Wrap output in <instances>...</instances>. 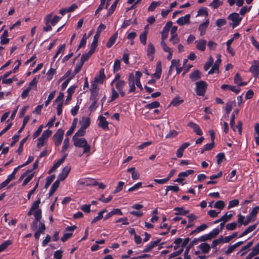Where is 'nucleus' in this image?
Wrapping results in <instances>:
<instances>
[{"label":"nucleus","mask_w":259,"mask_h":259,"mask_svg":"<svg viewBox=\"0 0 259 259\" xmlns=\"http://www.w3.org/2000/svg\"><path fill=\"white\" fill-rule=\"evenodd\" d=\"M120 69V61L119 60H115L113 65V71L114 72L118 71Z\"/></svg>","instance_id":"obj_55"},{"label":"nucleus","mask_w":259,"mask_h":259,"mask_svg":"<svg viewBox=\"0 0 259 259\" xmlns=\"http://www.w3.org/2000/svg\"><path fill=\"white\" fill-rule=\"evenodd\" d=\"M105 78L104 69L101 68L99 71V75L95 78V81L98 83H102Z\"/></svg>","instance_id":"obj_24"},{"label":"nucleus","mask_w":259,"mask_h":259,"mask_svg":"<svg viewBox=\"0 0 259 259\" xmlns=\"http://www.w3.org/2000/svg\"><path fill=\"white\" fill-rule=\"evenodd\" d=\"M11 244L10 240H7L0 245V252L5 250Z\"/></svg>","instance_id":"obj_52"},{"label":"nucleus","mask_w":259,"mask_h":259,"mask_svg":"<svg viewBox=\"0 0 259 259\" xmlns=\"http://www.w3.org/2000/svg\"><path fill=\"white\" fill-rule=\"evenodd\" d=\"M98 126L99 127L102 128L104 130H108L109 129V123L108 121H107L105 117L102 115H100L98 117Z\"/></svg>","instance_id":"obj_14"},{"label":"nucleus","mask_w":259,"mask_h":259,"mask_svg":"<svg viewBox=\"0 0 259 259\" xmlns=\"http://www.w3.org/2000/svg\"><path fill=\"white\" fill-rule=\"evenodd\" d=\"M147 33L148 32L147 31H144L143 33L140 35V42L144 45L146 44Z\"/></svg>","instance_id":"obj_46"},{"label":"nucleus","mask_w":259,"mask_h":259,"mask_svg":"<svg viewBox=\"0 0 259 259\" xmlns=\"http://www.w3.org/2000/svg\"><path fill=\"white\" fill-rule=\"evenodd\" d=\"M60 181L57 180L52 185L49 191L50 195H52L59 187Z\"/></svg>","instance_id":"obj_34"},{"label":"nucleus","mask_w":259,"mask_h":259,"mask_svg":"<svg viewBox=\"0 0 259 259\" xmlns=\"http://www.w3.org/2000/svg\"><path fill=\"white\" fill-rule=\"evenodd\" d=\"M225 206V203L223 201L219 200L215 203L214 205V207L219 209L220 211H221L224 208Z\"/></svg>","instance_id":"obj_42"},{"label":"nucleus","mask_w":259,"mask_h":259,"mask_svg":"<svg viewBox=\"0 0 259 259\" xmlns=\"http://www.w3.org/2000/svg\"><path fill=\"white\" fill-rule=\"evenodd\" d=\"M183 102V100H180L179 98H175L171 102L170 104L177 107L179 106Z\"/></svg>","instance_id":"obj_63"},{"label":"nucleus","mask_w":259,"mask_h":259,"mask_svg":"<svg viewBox=\"0 0 259 259\" xmlns=\"http://www.w3.org/2000/svg\"><path fill=\"white\" fill-rule=\"evenodd\" d=\"M65 45L64 44L60 46L59 48L58 49V51L56 52L55 55L53 58V61H54L56 59V58L58 56V55L60 54H63L64 51L65 50Z\"/></svg>","instance_id":"obj_43"},{"label":"nucleus","mask_w":259,"mask_h":259,"mask_svg":"<svg viewBox=\"0 0 259 259\" xmlns=\"http://www.w3.org/2000/svg\"><path fill=\"white\" fill-rule=\"evenodd\" d=\"M117 35H118L117 32H116L111 37H110L108 41L107 42V43L106 44V47L108 48H111L113 45V44L115 43V40L117 37Z\"/></svg>","instance_id":"obj_27"},{"label":"nucleus","mask_w":259,"mask_h":259,"mask_svg":"<svg viewBox=\"0 0 259 259\" xmlns=\"http://www.w3.org/2000/svg\"><path fill=\"white\" fill-rule=\"evenodd\" d=\"M78 183L80 185L83 186H95L97 184V182L93 179L88 178L80 179L78 181Z\"/></svg>","instance_id":"obj_10"},{"label":"nucleus","mask_w":259,"mask_h":259,"mask_svg":"<svg viewBox=\"0 0 259 259\" xmlns=\"http://www.w3.org/2000/svg\"><path fill=\"white\" fill-rule=\"evenodd\" d=\"M220 233V230L218 228L213 229L209 233V235L210 236L211 239L215 237Z\"/></svg>","instance_id":"obj_64"},{"label":"nucleus","mask_w":259,"mask_h":259,"mask_svg":"<svg viewBox=\"0 0 259 259\" xmlns=\"http://www.w3.org/2000/svg\"><path fill=\"white\" fill-rule=\"evenodd\" d=\"M56 94V91H54L52 92L48 96L47 100L45 102V106H47L51 100L54 98Z\"/></svg>","instance_id":"obj_54"},{"label":"nucleus","mask_w":259,"mask_h":259,"mask_svg":"<svg viewBox=\"0 0 259 259\" xmlns=\"http://www.w3.org/2000/svg\"><path fill=\"white\" fill-rule=\"evenodd\" d=\"M237 224L236 222H232L226 225V228L228 230H234L236 228Z\"/></svg>","instance_id":"obj_56"},{"label":"nucleus","mask_w":259,"mask_h":259,"mask_svg":"<svg viewBox=\"0 0 259 259\" xmlns=\"http://www.w3.org/2000/svg\"><path fill=\"white\" fill-rule=\"evenodd\" d=\"M194 172V171L192 169H188L185 171H183L180 173H179V176L180 177H187L188 176L193 174Z\"/></svg>","instance_id":"obj_57"},{"label":"nucleus","mask_w":259,"mask_h":259,"mask_svg":"<svg viewBox=\"0 0 259 259\" xmlns=\"http://www.w3.org/2000/svg\"><path fill=\"white\" fill-rule=\"evenodd\" d=\"M159 2H153L148 7L149 11H153L155 9L160 5Z\"/></svg>","instance_id":"obj_51"},{"label":"nucleus","mask_w":259,"mask_h":259,"mask_svg":"<svg viewBox=\"0 0 259 259\" xmlns=\"http://www.w3.org/2000/svg\"><path fill=\"white\" fill-rule=\"evenodd\" d=\"M211 248V246L207 243L203 242L196 247L197 250L195 251V254L198 255L200 253H208Z\"/></svg>","instance_id":"obj_2"},{"label":"nucleus","mask_w":259,"mask_h":259,"mask_svg":"<svg viewBox=\"0 0 259 259\" xmlns=\"http://www.w3.org/2000/svg\"><path fill=\"white\" fill-rule=\"evenodd\" d=\"M107 210L106 209H104L101 211H100L98 213V215L94 218V219L92 221V224H94L96 222L100 220L103 218V214L106 212Z\"/></svg>","instance_id":"obj_37"},{"label":"nucleus","mask_w":259,"mask_h":259,"mask_svg":"<svg viewBox=\"0 0 259 259\" xmlns=\"http://www.w3.org/2000/svg\"><path fill=\"white\" fill-rule=\"evenodd\" d=\"M222 239L220 238V237L218 238V239H217L215 240H214L212 242V244H211V247L213 249V252H216L217 251H218V249H217V245H218L219 244L222 243Z\"/></svg>","instance_id":"obj_31"},{"label":"nucleus","mask_w":259,"mask_h":259,"mask_svg":"<svg viewBox=\"0 0 259 259\" xmlns=\"http://www.w3.org/2000/svg\"><path fill=\"white\" fill-rule=\"evenodd\" d=\"M258 211L257 209H256V206L252 209L251 211L247 216L246 220L244 223V226L248 225L250 222L255 221Z\"/></svg>","instance_id":"obj_7"},{"label":"nucleus","mask_w":259,"mask_h":259,"mask_svg":"<svg viewBox=\"0 0 259 259\" xmlns=\"http://www.w3.org/2000/svg\"><path fill=\"white\" fill-rule=\"evenodd\" d=\"M256 227V225L254 224L248 227L239 236V238H241L248 233L253 231Z\"/></svg>","instance_id":"obj_29"},{"label":"nucleus","mask_w":259,"mask_h":259,"mask_svg":"<svg viewBox=\"0 0 259 259\" xmlns=\"http://www.w3.org/2000/svg\"><path fill=\"white\" fill-rule=\"evenodd\" d=\"M209 24V20H206L204 23H201L199 27V30L200 31L201 35H203Z\"/></svg>","instance_id":"obj_28"},{"label":"nucleus","mask_w":259,"mask_h":259,"mask_svg":"<svg viewBox=\"0 0 259 259\" xmlns=\"http://www.w3.org/2000/svg\"><path fill=\"white\" fill-rule=\"evenodd\" d=\"M72 140L75 146L81 147L83 149V154L88 153L90 152L91 146L88 143L87 140L84 138L73 137Z\"/></svg>","instance_id":"obj_1"},{"label":"nucleus","mask_w":259,"mask_h":259,"mask_svg":"<svg viewBox=\"0 0 259 259\" xmlns=\"http://www.w3.org/2000/svg\"><path fill=\"white\" fill-rule=\"evenodd\" d=\"M160 106V103L159 102L157 101H154L151 103L147 104L145 105V108L147 109H152L154 108H158Z\"/></svg>","instance_id":"obj_32"},{"label":"nucleus","mask_w":259,"mask_h":259,"mask_svg":"<svg viewBox=\"0 0 259 259\" xmlns=\"http://www.w3.org/2000/svg\"><path fill=\"white\" fill-rule=\"evenodd\" d=\"M115 88L118 91L119 94L121 97H123L125 95V93L123 92V89L125 85V82L124 80H118L117 82H114Z\"/></svg>","instance_id":"obj_12"},{"label":"nucleus","mask_w":259,"mask_h":259,"mask_svg":"<svg viewBox=\"0 0 259 259\" xmlns=\"http://www.w3.org/2000/svg\"><path fill=\"white\" fill-rule=\"evenodd\" d=\"M64 135V131L62 129H59L53 136L55 145L59 146L62 143Z\"/></svg>","instance_id":"obj_6"},{"label":"nucleus","mask_w":259,"mask_h":259,"mask_svg":"<svg viewBox=\"0 0 259 259\" xmlns=\"http://www.w3.org/2000/svg\"><path fill=\"white\" fill-rule=\"evenodd\" d=\"M161 72V63L159 61L156 64L155 72L153 74L152 76L156 79H159L160 77Z\"/></svg>","instance_id":"obj_21"},{"label":"nucleus","mask_w":259,"mask_h":259,"mask_svg":"<svg viewBox=\"0 0 259 259\" xmlns=\"http://www.w3.org/2000/svg\"><path fill=\"white\" fill-rule=\"evenodd\" d=\"M190 15L187 14L184 17L179 18L177 20V23L180 25H184L186 24L190 23Z\"/></svg>","instance_id":"obj_17"},{"label":"nucleus","mask_w":259,"mask_h":259,"mask_svg":"<svg viewBox=\"0 0 259 259\" xmlns=\"http://www.w3.org/2000/svg\"><path fill=\"white\" fill-rule=\"evenodd\" d=\"M93 53V52L90 50L88 53L82 54L80 60L84 63L85 61L88 60L91 57Z\"/></svg>","instance_id":"obj_39"},{"label":"nucleus","mask_w":259,"mask_h":259,"mask_svg":"<svg viewBox=\"0 0 259 259\" xmlns=\"http://www.w3.org/2000/svg\"><path fill=\"white\" fill-rule=\"evenodd\" d=\"M83 63H84L82 61H81V60H80L79 61L77 62L76 66H75V69H74V72L72 75H73V77L75 76V74H76L77 73H78L79 72V71L80 70L81 67H82V66L83 65Z\"/></svg>","instance_id":"obj_35"},{"label":"nucleus","mask_w":259,"mask_h":259,"mask_svg":"<svg viewBox=\"0 0 259 259\" xmlns=\"http://www.w3.org/2000/svg\"><path fill=\"white\" fill-rule=\"evenodd\" d=\"M33 214L35 218L34 221L31 224V229L35 230L37 228V224L38 222L40 221L41 218V209H37L34 211Z\"/></svg>","instance_id":"obj_5"},{"label":"nucleus","mask_w":259,"mask_h":259,"mask_svg":"<svg viewBox=\"0 0 259 259\" xmlns=\"http://www.w3.org/2000/svg\"><path fill=\"white\" fill-rule=\"evenodd\" d=\"M8 31L5 30L1 36V44L2 45H5L9 42V38H8Z\"/></svg>","instance_id":"obj_26"},{"label":"nucleus","mask_w":259,"mask_h":259,"mask_svg":"<svg viewBox=\"0 0 259 259\" xmlns=\"http://www.w3.org/2000/svg\"><path fill=\"white\" fill-rule=\"evenodd\" d=\"M56 73V69L51 68L47 73V80H51Z\"/></svg>","instance_id":"obj_44"},{"label":"nucleus","mask_w":259,"mask_h":259,"mask_svg":"<svg viewBox=\"0 0 259 259\" xmlns=\"http://www.w3.org/2000/svg\"><path fill=\"white\" fill-rule=\"evenodd\" d=\"M223 3L220 2L219 0H213V1L209 4V6L213 9H217Z\"/></svg>","instance_id":"obj_47"},{"label":"nucleus","mask_w":259,"mask_h":259,"mask_svg":"<svg viewBox=\"0 0 259 259\" xmlns=\"http://www.w3.org/2000/svg\"><path fill=\"white\" fill-rule=\"evenodd\" d=\"M236 169L233 170L227 177L228 181L229 182H234L237 179V177L236 176Z\"/></svg>","instance_id":"obj_36"},{"label":"nucleus","mask_w":259,"mask_h":259,"mask_svg":"<svg viewBox=\"0 0 259 259\" xmlns=\"http://www.w3.org/2000/svg\"><path fill=\"white\" fill-rule=\"evenodd\" d=\"M160 45L164 52L168 53L172 51L171 49L166 45L165 41L161 40Z\"/></svg>","instance_id":"obj_58"},{"label":"nucleus","mask_w":259,"mask_h":259,"mask_svg":"<svg viewBox=\"0 0 259 259\" xmlns=\"http://www.w3.org/2000/svg\"><path fill=\"white\" fill-rule=\"evenodd\" d=\"M239 204V200L238 199H234L231 200L229 202V205L228 206V209H230L234 207H235Z\"/></svg>","instance_id":"obj_53"},{"label":"nucleus","mask_w":259,"mask_h":259,"mask_svg":"<svg viewBox=\"0 0 259 259\" xmlns=\"http://www.w3.org/2000/svg\"><path fill=\"white\" fill-rule=\"evenodd\" d=\"M198 70H195L190 75V77L193 80H196L200 78Z\"/></svg>","instance_id":"obj_48"},{"label":"nucleus","mask_w":259,"mask_h":259,"mask_svg":"<svg viewBox=\"0 0 259 259\" xmlns=\"http://www.w3.org/2000/svg\"><path fill=\"white\" fill-rule=\"evenodd\" d=\"M71 170V167L69 165H67L65 166L60 173V174L58 175L57 180L59 181H62L64 180L66 178L68 175L69 172Z\"/></svg>","instance_id":"obj_9"},{"label":"nucleus","mask_w":259,"mask_h":259,"mask_svg":"<svg viewBox=\"0 0 259 259\" xmlns=\"http://www.w3.org/2000/svg\"><path fill=\"white\" fill-rule=\"evenodd\" d=\"M180 190V188L178 186H168L166 187L165 189L166 192L165 195L167 194V192L168 191H172L174 192H177Z\"/></svg>","instance_id":"obj_45"},{"label":"nucleus","mask_w":259,"mask_h":259,"mask_svg":"<svg viewBox=\"0 0 259 259\" xmlns=\"http://www.w3.org/2000/svg\"><path fill=\"white\" fill-rule=\"evenodd\" d=\"M117 3H118V0H116L112 4V5H111V6L110 7V8H109V9L108 11V12H107L108 16H110L113 13V12L114 11L116 7L117 6Z\"/></svg>","instance_id":"obj_50"},{"label":"nucleus","mask_w":259,"mask_h":259,"mask_svg":"<svg viewBox=\"0 0 259 259\" xmlns=\"http://www.w3.org/2000/svg\"><path fill=\"white\" fill-rule=\"evenodd\" d=\"M228 19L232 21L231 25L233 28L238 26L242 20V18L237 13H233L230 14Z\"/></svg>","instance_id":"obj_4"},{"label":"nucleus","mask_w":259,"mask_h":259,"mask_svg":"<svg viewBox=\"0 0 259 259\" xmlns=\"http://www.w3.org/2000/svg\"><path fill=\"white\" fill-rule=\"evenodd\" d=\"M85 130L86 129L81 127L80 129L76 132V133H75L73 137L78 138V137L83 136L85 133Z\"/></svg>","instance_id":"obj_60"},{"label":"nucleus","mask_w":259,"mask_h":259,"mask_svg":"<svg viewBox=\"0 0 259 259\" xmlns=\"http://www.w3.org/2000/svg\"><path fill=\"white\" fill-rule=\"evenodd\" d=\"M174 210L176 211V215H185L189 213V210H185L183 207H177L174 208Z\"/></svg>","instance_id":"obj_30"},{"label":"nucleus","mask_w":259,"mask_h":259,"mask_svg":"<svg viewBox=\"0 0 259 259\" xmlns=\"http://www.w3.org/2000/svg\"><path fill=\"white\" fill-rule=\"evenodd\" d=\"M111 101H113L118 97L119 93H118L113 88L111 90Z\"/></svg>","instance_id":"obj_59"},{"label":"nucleus","mask_w":259,"mask_h":259,"mask_svg":"<svg viewBox=\"0 0 259 259\" xmlns=\"http://www.w3.org/2000/svg\"><path fill=\"white\" fill-rule=\"evenodd\" d=\"M188 125L191 127V128H192L194 131V132L195 133H196V134L199 136H201L202 135L203 133L201 131V130L200 129V128L199 127V126H198V125H197V124L193 122H190L188 123Z\"/></svg>","instance_id":"obj_20"},{"label":"nucleus","mask_w":259,"mask_h":259,"mask_svg":"<svg viewBox=\"0 0 259 259\" xmlns=\"http://www.w3.org/2000/svg\"><path fill=\"white\" fill-rule=\"evenodd\" d=\"M67 155L68 154H65L62 158H61L60 159L58 160L56 163H55L53 166V169H56L58 167H59L64 162L65 159L66 158Z\"/></svg>","instance_id":"obj_41"},{"label":"nucleus","mask_w":259,"mask_h":259,"mask_svg":"<svg viewBox=\"0 0 259 259\" xmlns=\"http://www.w3.org/2000/svg\"><path fill=\"white\" fill-rule=\"evenodd\" d=\"M98 89L95 84L92 85V89L91 90V95L90 99L94 101V103H97L98 100Z\"/></svg>","instance_id":"obj_15"},{"label":"nucleus","mask_w":259,"mask_h":259,"mask_svg":"<svg viewBox=\"0 0 259 259\" xmlns=\"http://www.w3.org/2000/svg\"><path fill=\"white\" fill-rule=\"evenodd\" d=\"M249 71L252 73L254 77H257V75L259 74V61L253 60L249 69Z\"/></svg>","instance_id":"obj_8"},{"label":"nucleus","mask_w":259,"mask_h":259,"mask_svg":"<svg viewBox=\"0 0 259 259\" xmlns=\"http://www.w3.org/2000/svg\"><path fill=\"white\" fill-rule=\"evenodd\" d=\"M196 48L198 50L203 52L205 51L206 45V40L201 39L195 41Z\"/></svg>","instance_id":"obj_16"},{"label":"nucleus","mask_w":259,"mask_h":259,"mask_svg":"<svg viewBox=\"0 0 259 259\" xmlns=\"http://www.w3.org/2000/svg\"><path fill=\"white\" fill-rule=\"evenodd\" d=\"M207 228V226L206 224H202L200 226L198 227L193 231V233H199L204 230H205Z\"/></svg>","instance_id":"obj_62"},{"label":"nucleus","mask_w":259,"mask_h":259,"mask_svg":"<svg viewBox=\"0 0 259 259\" xmlns=\"http://www.w3.org/2000/svg\"><path fill=\"white\" fill-rule=\"evenodd\" d=\"M40 203V199H38L36 201H35L33 204L32 205L31 208L32 210H33L34 211H36L37 209H40L39 207V205Z\"/></svg>","instance_id":"obj_61"},{"label":"nucleus","mask_w":259,"mask_h":259,"mask_svg":"<svg viewBox=\"0 0 259 259\" xmlns=\"http://www.w3.org/2000/svg\"><path fill=\"white\" fill-rule=\"evenodd\" d=\"M217 59L215 61L214 64L212 66L211 69L208 71L209 74H211L215 72H219V66L221 63V55H217Z\"/></svg>","instance_id":"obj_11"},{"label":"nucleus","mask_w":259,"mask_h":259,"mask_svg":"<svg viewBox=\"0 0 259 259\" xmlns=\"http://www.w3.org/2000/svg\"><path fill=\"white\" fill-rule=\"evenodd\" d=\"M69 139L68 138H65L63 142V145L62 148V153L64 154V155L65 154H67L66 153V151L69 147Z\"/></svg>","instance_id":"obj_33"},{"label":"nucleus","mask_w":259,"mask_h":259,"mask_svg":"<svg viewBox=\"0 0 259 259\" xmlns=\"http://www.w3.org/2000/svg\"><path fill=\"white\" fill-rule=\"evenodd\" d=\"M196 92L198 96H203L204 95L207 84L203 81H200L196 83Z\"/></svg>","instance_id":"obj_3"},{"label":"nucleus","mask_w":259,"mask_h":259,"mask_svg":"<svg viewBox=\"0 0 259 259\" xmlns=\"http://www.w3.org/2000/svg\"><path fill=\"white\" fill-rule=\"evenodd\" d=\"M243 243V241H239L232 245L229 246L227 249L225 250V253L226 254H230L233 252L237 247L241 245Z\"/></svg>","instance_id":"obj_19"},{"label":"nucleus","mask_w":259,"mask_h":259,"mask_svg":"<svg viewBox=\"0 0 259 259\" xmlns=\"http://www.w3.org/2000/svg\"><path fill=\"white\" fill-rule=\"evenodd\" d=\"M91 123L90 119L88 117H83L80 121L81 127L87 129Z\"/></svg>","instance_id":"obj_25"},{"label":"nucleus","mask_w":259,"mask_h":259,"mask_svg":"<svg viewBox=\"0 0 259 259\" xmlns=\"http://www.w3.org/2000/svg\"><path fill=\"white\" fill-rule=\"evenodd\" d=\"M51 15H48L46 18V21L48 22L50 21L52 25L55 26L59 21L61 17L55 16L51 19Z\"/></svg>","instance_id":"obj_23"},{"label":"nucleus","mask_w":259,"mask_h":259,"mask_svg":"<svg viewBox=\"0 0 259 259\" xmlns=\"http://www.w3.org/2000/svg\"><path fill=\"white\" fill-rule=\"evenodd\" d=\"M255 140L257 145H259V123H256L254 126Z\"/></svg>","instance_id":"obj_38"},{"label":"nucleus","mask_w":259,"mask_h":259,"mask_svg":"<svg viewBox=\"0 0 259 259\" xmlns=\"http://www.w3.org/2000/svg\"><path fill=\"white\" fill-rule=\"evenodd\" d=\"M155 53V48L154 45L150 42L148 45L147 48V56L150 58V60L152 61L153 59V54Z\"/></svg>","instance_id":"obj_22"},{"label":"nucleus","mask_w":259,"mask_h":259,"mask_svg":"<svg viewBox=\"0 0 259 259\" xmlns=\"http://www.w3.org/2000/svg\"><path fill=\"white\" fill-rule=\"evenodd\" d=\"M172 26V22L171 21L168 22L161 32V40L164 41L167 38L168 34V32Z\"/></svg>","instance_id":"obj_13"},{"label":"nucleus","mask_w":259,"mask_h":259,"mask_svg":"<svg viewBox=\"0 0 259 259\" xmlns=\"http://www.w3.org/2000/svg\"><path fill=\"white\" fill-rule=\"evenodd\" d=\"M128 85L130 87L129 92H133L136 90L135 83V77L133 73H131L128 76Z\"/></svg>","instance_id":"obj_18"},{"label":"nucleus","mask_w":259,"mask_h":259,"mask_svg":"<svg viewBox=\"0 0 259 259\" xmlns=\"http://www.w3.org/2000/svg\"><path fill=\"white\" fill-rule=\"evenodd\" d=\"M213 63V59L211 56H210L208 61L204 65V70L207 71L212 66Z\"/></svg>","instance_id":"obj_49"},{"label":"nucleus","mask_w":259,"mask_h":259,"mask_svg":"<svg viewBox=\"0 0 259 259\" xmlns=\"http://www.w3.org/2000/svg\"><path fill=\"white\" fill-rule=\"evenodd\" d=\"M37 81H38V79L36 77H35L30 81V82L29 84V86L27 88L30 89V90L33 89H34L36 90Z\"/></svg>","instance_id":"obj_40"}]
</instances>
